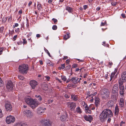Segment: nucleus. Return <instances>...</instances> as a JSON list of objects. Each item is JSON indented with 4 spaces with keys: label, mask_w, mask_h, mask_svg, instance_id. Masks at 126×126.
Segmentation results:
<instances>
[{
    "label": "nucleus",
    "mask_w": 126,
    "mask_h": 126,
    "mask_svg": "<svg viewBox=\"0 0 126 126\" xmlns=\"http://www.w3.org/2000/svg\"><path fill=\"white\" fill-rule=\"evenodd\" d=\"M113 116L112 111L110 109H106L103 110L99 115V119L101 122L106 121L107 117H111Z\"/></svg>",
    "instance_id": "obj_1"
},
{
    "label": "nucleus",
    "mask_w": 126,
    "mask_h": 126,
    "mask_svg": "<svg viewBox=\"0 0 126 126\" xmlns=\"http://www.w3.org/2000/svg\"><path fill=\"white\" fill-rule=\"evenodd\" d=\"M18 69L20 73L23 74H26L29 70L28 66L25 64H22L19 66Z\"/></svg>",
    "instance_id": "obj_2"
},
{
    "label": "nucleus",
    "mask_w": 126,
    "mask_h": 126,
    "mask_svg": "<svg viewBox=\"0 0 126 126\" xmlns=\"http://www.w3.org/2000/svg\"><path fill=\"white\" fill-rule=\"evenodd\" d=\"M101 93L102 97L104 98H108L110 94L109 90L107 89H104L102 90Z\"/></svg>",
    "instance_id": "obj_3"
},
{
    "label": "nucleus",
    "mask_w": 126,
    "mask_h": 126,
    "mask_svg": "<svg viewBox=\"0 0 126 126\" xmlns=\"http://www.w3.org/2000/svg\"><path fill=\"white\" fill-rule=\"evenodd\" d=\"M15 120V119L14 116L12 115L7 116L6 119V123L8 124L14 123Z\"/></svg>",
    "instance_id": "obj_4"
},
{
    "label": "nucleus",
    "mask_w": 126,
    "mask_h": 126,
    "mask_svg": "<svg viewBox=\"0 0 126 126\" xmlns=\"http://www.w3.org/2000/svg\"><path fill=\"white\" fill-rule=\"evenodd\" d=\"M42 125L44 126H51V123L48 120L43 118L41 121Z\"/></svg>",
    "instance_id": "obj_5"
},
{
    "label": "nucleus",
    "mask_w": 126,
    "mask_h": 126,
    "mask_svg": "<svg viewBox=\"0 0 126 126\" xmlns=\"http://www.w3.org/2000/svg\"><path fill=\"white\" fill-rule=\"evenodd\" d=\"M13 84L12 82L10 80L8 81L6 85V88L9 91H10L13 89Z\"/></svg>",
    "instance_id": "obj_6"
},
{
    "label": "nucleus",
    "mask_w": 126,
    "mask_h": 126,
    "mask_svg": "<svg viewBox=\"0 0 126 126\" xmlns=\"http://www.w3.org/2000/svg\"><path fill=\"white\" fill-rule=\"evenodd\" d=\"M39 104V103L38 101L33 99L29 105L33 109L37 107Z\"/></svg>",
    "instance_id": "obj_7"
},
{
    "label": "nucleus",
    "mask_w": 126,
    "mask_h": 126,
    "mask_svg": "<svg viewBox=\"0 0 126 126\" xmlns=\"http://www.w3.org/2000/svg\"><path fill=\"white\" fill-rule=\"evenodd\" d=\"M23 113L28 117L29 118H31L33 115L31 111L29 110H24Z\"/></svg>",
    "instance_id": "obj_8"
},
{
    "label": "nucleus",
    "mask_w": 126,
    "mask_h": 126,
    "mask_svg": "<svg viewBox=\"0 0 126 126\" xmlns=\"http://www.w3.org/2000/svg\"><path fill=\"white\" fill-rule=\"evenodd\" d=\"M67 107L71 110L74 109L76 106V104L75 103L72 102H70L67 103Z\"/></svg>",
    "instance_id": "obj_9"
},
{
    "label": "nucleus",
    "mask_w": 126,
    "mask_h": 126,
    "mask_svg": "<svg viewBox=\"0 0 126 126\" xmlns=\"http://www.w3.org/2000/svg\"><path fill=\"white\" fill-rule=\"evenodd\" d=\"M119 89L120 90L119 92L120 96H123L125 94L124 87L122 85H119Z\"/></svg>",
    "instance_id": "obj_10"
},
{
    "label": "nucleus",
    "mask_w": 126,
    "mask_h": 126,
    "mask_svg": "<svg viewBox=\"0 0 126 126\" xmlns=\"http://www.w3.org/2000/svg\"><path fill=\"white\" fill-rule=\"evenodd\" d=\"M30 84L32 88L34 89L35 87L38 84V83L35 80H32L30 81Z\"/></svg>",
    "instance_id": "obj_11"
},
{
    "label": "nucleus",
    "mask_w": 126,
    "mask_h": 126,
    "mask_svg": "<svg viewBox=\"0 0 126 126\" xmlns=\"http://www.w3.org/2000/svg\"><path fill=\"white\" fill-rule=\"evenodd\" d=\"M5 107L6 110L7 111H11L12 108L11 105L9 103H6L5 105Z\"/></svg>",
    "instance_id": "obj_12"
},
{
    "label": "nucleus",
    "mask_w": 126,
    "mask_h": 126,
    "mask_svg": "<svg viewBox=\"0 0 126 126\" xmlns=\"http://www.w3.org/2000/svg\"><path fill=\"white\" fill-rule=\"evenodd\" d=\"M45 108L44 109L42 107H39L37 109V112L39 114L41 115L43 113H44L45 111Z\"/></svg>",
    "instance_id": "obj_13"
},
{
    "label": "nucleus",
    "mask_w": 126,
    "mask_h": 126,
    "mask_svg": "<svg viewBox=\"0 0 126 126\" xmlns=\"http://www.w3.org/2000/svg\"><path fill=\"white\" fill-rule=\"evenodd\" d=\"M118 91L116 90H112L111 94V97L113 98H116L117 97Z\"/></svg>",
    "instance_id": "obj_14"
},
{
    "label": "nucleus",
    "mask_w": 126,
    "mask_h": 126,
    "mask_svg": "<svg viewBox=\"0 0 126 126\" xmlns=\"http://www.w3.org/2000/svg\"><path fill=\"white\" fill-rule=\"evenodd\" d=\"M124 99L122 98H121L119 99V104L120 107H123L124 106Z\"/></svg>",
    "instance_id": "obj_15"
},
{
    "label": "nucleus",
    "mask_w": 126,
    "mask_h": 126,
    "mask_svg": "<svg viewBox=\"0 0 126 126\" xmlns=\"http://www.w3.org/2000/svg\"><path fill=\"white\" fill-rule=\"evenodd\" d=\"M79 78L77 77H73L70 79L71 82L75 84H76L78 82V80Z\"/></svg>",
    "instance_id": "obj_16"
},
{
    "label": "nucleus",
    "mask_w": 126,
    "mask_h": 126,
    "mask_svg": "<svg viewBox=\"0 0 126 126\" xmlns=\"http://www.w3.org/2000/svg\"><path fill=\"white\" fill-rule=\"evenodd\" d=\"M114 105V102L113 101L110 100L108 101L107 104V107L108 108H111L113 107Z\"/></svg>",
    "instance_id": "obj_17"
},
{
    "label": "nucleus",
    "mask_w": 126,
    "mask_h": 126,
    "mask_svg": "<svg viewBox=\"0 0 126 126\" xmlns=\"http://www.w3.org/2000/svg\"><path fill=\"white\" fill-rule=\"evenodd\" d=\"M25 101L28 105H29L33 99L30 97H27L25 98Z\"/></svg>",
    "instance_id": "obj_18"
},
{
    "label": "nucleus",
    "mask_w": 126,
    "mask_h": 126,
    "mask_svg": "<svg viewBox=\"0 0 126 126\" xmlns=\"http://www.w3.org/2000/svg\"><path fill=\"white\" fill-rule=\"evenodd\" d=\"M121 76L123 81H126V72L125 71L123 72Z\"/></svg>",
    "instance_id": "obj_19"
},
{
    "label": "nucleus",
    "mask_w": 126,
    "mask_h": 126,
    "mask_svg": "<svg viewBox=\"0 0 126 126\" xmlns=\"http://www.w3.org/2000/svg\"><path fill=\"white\" fill-rule=\"evenodd\" d=\"M84 118L86 120L88 121L92 120L93 119V117L91 115L87 116L86 115H85L84 116Z\"/></svg>",
    "instance_id": "obj_20"
},
{
    "label": "nucleus",
    "mask_w": 126,
    "mask_h": 126,
    "mask_svg": "<svg viewBox=\"0 0 126 126\" xmlns=\"http://www.w3.org/2000/svg\"><path fill=\"white\" fill-rule=\"evenodd\" d=\"M67 117V115L66 113L65 115H62L60 118L61 120L62 121H65Z\"/></svg>",
    "instance_id": "obj_21"
},
{
    "label": "nucleus",
    "mask_w": 126,
    "mask_h": 126,
    "mask_svg": "<svg viewBox=\"0 0 126 126\" xmlns=\"http://www.w3.org/2000/svg\"><path fill=\"white\" fill-rule=\"evenodd\" d=\"M119 112V109L117 105H116L115 107V109L114 110L115 114L118 115V114Z\"/></svg>",
    "instance_id": "obj_22"
},
{
    "label": "nucleus",
    "mask_w": 126,
    "mask_h": 126,
    "mask_svg": "<svg viewBox=\"0 0 126 126\" xmlns=\"http://www.w3.org/2000/svg\"><path fill=\"white\" fill-rule=\"evenodd\" d=\"M95 101V104L96 107H97L99 103V99L97 97H95L94 99Z\"/></svg>",
    "instance_id": "obj_23"
},
{
    "label": "nucleus",
    "mask_w": 126,
    "mask_h": 126,
    "mask_svg": "<svg viewBox=\"0 0 126 126\" xmlns=\"http://www.w3.org/2000/svg\"><path fill=\"white\" fill-rule=\"evenodd\" d=\"M118 85L117 84H115L113 86L112 90H116V91H118Z\"/></svg>",
    "instance_id": "obj_24"
},
{
    "label": "nucleus",
    "mask_w": 126,
    "mask_h": 126,
    "mask_svg": "<svg viewBox=\"0 0 126 126\" xmlns=\"http://www.w3.org/2000/svg\"><path fill=\"white\" fill-rule=\"evenodd\" d=\"M66 9L69 13H72L73 10L72 8L69 6H67L66 7Z\"/></svg>",
    "instance_id": "obj_25"
},
{
    "label": "nucleus",
    "mask_w": 126,
    "mask_h": 126,
    "mask_svg": "<svg viewBox=\"0 0 126 126\" xmlns=\"http://www.w3.org/2000/svg\"><path fill=\"white\" fill-rule=\"evenodd\" d=\"M71 98L74 101H76L78 99L77 96L73 95H71Z\"/></svg>",
    "instance_id": "obj_26"
},
{
    "label": "nucleus",
    "mask_w": 126,
    "mask_h": 126,
    "mask_svg": "<svg viewBox=\"0 0 126 126\" xmlns=\"http://www.w3.org/2000/svg\"><path fill=\"white\" fill-rule=\"evenodd\" d=\"M76 111L79 113V114H80L82 113L81 110L79 107H78L76 108Z\"/></svg>",
    "instance_id": "obj_27"
},
{
    "label": "nucleus",
    "mask_w": 126,
    "mask_h": 126,
    "mask_svg": "<svg viewBox=\"0 0 126 126\" xmlns=\"http://www.w3.org/2000/svg\"><path fill=\"white\" fill-rule=\"evenodd\" d=\"M85 112L87 113H91V111L89 109L88 107H87L86 108H85Z\"/></svg>",
    "instance_id": "obj_28"
},
{
    "label": "nucleus",
    "mask_w": 126,
    "mask_h": 126,
    "mask_svg": "<svg viewBox=\"0 0 126 126\" xmlns=\"http://www.w3.org/2000/svg\"><path fill=\"white\" fill-rule=\"evenodd\" d=\"M70 37V36L69 34H67L66 35H65L63 36L64 39L65 40H67L68 38Z\"/></svg>",
    "instance_id": "obj_29"
},
{
    "label": "nucleus",
    "mask_w": 126,
    "mask_h": 126,
    "mask_svg": "<svg viewBox=\"0 0 126 126\" xmlns=\"http://www.w3.org/2000/svg\"><path fill=\"white\" fill-rule=\"evenodd\" d=\"M7 17H3L2 20V22L3 23H5V22L6 21L7 19Z\"/></svg>",
    "instance_id": "obj_30"
},
{
    "label": "nucleus",
    "mask_w": 126,
    "mask_h": 126,
    "mask_svg": "<svg viewBox=\"0 0 126 126\" xmlns=\"http://www.w3.org/2000/svg\"><path fill=\"white\" fill-rule=\"evenodd\" d=\"M123 81H122V79L121 78H120L118 81V83L119 85H122L123 84Z\"/></svg>",
    "instance_id": "obj_31"
},
{
    "label": "nucleus",
    "mask_w": 126,
    "mask_h": 126,
    "mask_svg": "<svg viewBox=\"0 0 126 126\" xmlns=\"http://www.w3.org/2000/svg\"><path fill=\"white\" fill-rule=\"evenodd\" d=\"M35 97L38 98V100L39 101H41L42 100V98L40 95H35Z\"/></svg>",
    "instance_id": "obj_32"
},
{
    "label": "nucleus",
    "mask_w": 126,
    "mask_h": 126,
    "mask_svg": "<svg viewBox=\"0 0 126 126\" xmlns=\"http://www.w3.org/2000/svg\"><path fill=\"white\" fill-rule=\"evenodd\" d=\"M37 7L38 10L39 11H40L42 8L41 5L40 4H38L37 5Z\"/></svg>",
    "instance_id": "obj_33"
},
{
    "label": "nucleus",
    "mask_w": 126,
    "mask_h": 126,
    "mask_svg": "<svg viewBox=\"0 0 126 126\" xmlns=\"http://www.w3.org/2000/svg\"><path fill=\"white\" fill-rule=\"evenodd\" d=\"M62 79L64 81H66V80L67 79L66 77L64 76H61Z\"/></svg>",
    "instance_id": "obj_34"
},
{
    "label": "nucleus",
    "mask_w": 126,
    "mask_h": 126,
    "mask_svg": "<svg viewBox=\"0 0 126 126\" xmlns=\"http://www.w3.org/2000/svg\"><path fill=\"white\" fill-rule=\"evenodd\" d=\"M82 105L85 108L87 107V105L84 102H82Z\"/></svg>",
    "instance_id": "obj_35"
},
{
    "label": "nucleus",
    "mask_w": 126,
    "mask_h": 126,
    "mask_svg": "<svg viewBox=\"0 0 126 126\" xmlns=\"http://www.w3.org/2000/svg\"><path fill=\"white\" fill-rule=\"evenodd\" d=\"M42 88L45 91L47 90L48 89V88L47 86H43L42 87Z\"/></svg>",
    "instance_id": "obj_36"
},
{
    "label": "nucleus",
    "mask_w": 126,
    "mask_h": 126,
    "mask_svg": "<svg viewBox=\"0 0 126 126\" xmlns=\"http://www.w3.org/2000/svg\"><path fill=\"white\" fill-rule=\"evenodd\" d=\"M44 50H45V52L48 54V55L50 57H51V56L50 54V53L49 52L48 50L45 48H44Z\"/></svg>",
    "instance_id": "obj_37"
},
{
    "label": "nucleus",
    "mask_w": 126,
    "mask_h": 126,
    "mask_svg": "<svg viewBox=\"0 0 126 126\" xmlns=\"http://www.w3.org/2000/svg\"><path fill=\"white\" fill-rule=\"evenodd\" d=\"M18 78L19 79L21 80H23L24 79V77L21 75L18 76Z\"/></svg>",
    "instance_id": "obj_38"
},
{
    "label": "nucleus",
    "mask_w": 126,
    "mask_h": 126,
    "mask_svg": "<svg viewBox=\"0 0 126 126\" xmlns=\"http://www.w3.org/2000/svg\"><path fill=\"white\" fill-rule=\"evenodd\" d=\"M57 29V26L56 25H54L52 27V29L53 30H56Z\"/></svg>",
    "instance_id": "obj_39"
},
{
    "label": "nucleus",
    "mask_w": 126,
    "mask_h": 126,
    "mask_svg": "<svg viewBox=\"0 0 126 126\" xmlns=\"http://www.w3.org/2000/svg\"><path fill=\"white\" fill-rule=\"evenodd\" d=\"M4 27H2L0 28V32L2 33L3 32V31Z\"/></svg>",
    "instance_id": "obj_40"
},
{
    "label": "nucleus",
    "mask_w": 126,
    "mask_h": 126,
    "mask_svg": "<svg viewBox=\"0 0 126 126\" xmlns=\"http://www.w3.org/2000/svg\"><path fill=\"white\" fill-rule=\"evenodd\" d=\"M115 74V73H113V72L111 73L110 76V77H111V78H113Z\"/></svg>",
    "instance_id": "obj_41"
},
{
    "label": "nucleus",
    "mask_w": 126,
    "mask_h": 126,
    "mask_svg": "<svg viewBox=\"0 0 126 126\" xmlns=\"http://www.w3.org/2000/svg\"><path fill=\"white\" fill-rule=\"evenodd\" d=\"M3 50V48H0V55H1V54H2Z\"/></svg>",
    "instance_id": "obj_42"
},
{
    "label": "nucleus",
    "mask_w": 126,
    "mask_h": 126,
    "mask_svg": "<svg viewBox=\"0 0 126 126\" xmlns=\"http://www.w3.org/2000/svg\"><path fill=\"white\" fill-rule=\"evenodd\" d=\"M3 116V115L2 112V110L0 108V118L2 117Z\"/></svg>",
    "instance_id": "obj_43"
},
{
    "label": "nucleus",
    "mask_w": 126,
    "mask_h": 126,
    "mask_svg": "<svg viewBox=\"0 0 126 126\" xmlns=\"http://www.w3.org/2000/svg\"><path fill=\"white\" fill-rule=\"evenodd\" d=\"M45 77L46 78V79L48 81H49V79H50V78L49 76H45Z\"/></svg>",
    "instance_id": "obj_44"
},
{
    "label": "nucleus",
    "mask_w": 126,
    "mask_h": 126,
    "mask_svg": "<svg viewBox=\"0 0 126 126\" xmlns=\"http://www.w3.org/2000/svg\"><path fill=\"white\" fill-rule=\"evenodd\" d=\"M15 31L16 32L18 33L20 32V29L19 28H16Z\"/></svg>",
    "instance_id": "obj_45"
},
{
    "label": "nucleus",
    "mask_w": 126,
    "mask_h": 126,
    "mask_svg": "<svg viewBox=\"0 0 126 126\" xmlns=\"http://www.w3.org/2000/svg\"><path fill=\"white\" fill-rule=\"evenodd\" d=\"M52 20L53 21L54 23L57 22L58 21L56 19H55L54 18H53L52 19Z\"/></svg>",
    "instance_id": "obj_46"
},
{
    "label": "nucleus",
    "mask_w": 126,
    "mask_h": 126,
    "mask_svg": "<svg viewBox=\"0 0 126 126\" xmlns=\"http://www.w3.org/2000/svg\"><path fill=\"white\" fill-rule=\"evenodd\" d=\"M125 122H123V121H121V123H120V126H122L123 124H125Z\"/></svg>",
    "instance_id": "obj_47"
},
{
    "label": "nucleus",
    "mask_w": 126,
    "mask_h": 126,
    "mask_svg": "<svg viewBox=\"0 0 126 126\" xmlns=\"http://www.w3.org/2000/svg\"><path fill=\"white\" fill-rule=\"evenodd\" d=\"M106 24V22L105 21L104 23L101 22V26H104L105 25V24Z\"/></svg>",
    "instance_id": "obj_48"
},
{
    "label": "nucleus",
    "mask_w": 126,
    "mask_h": 126,
    "mask_svg": "<svg viewBox=\"0 0 126 126\" xmlns=\"http://www.w3.org/2000/svg\"><path fill=\"white\" fill-rule=\"evenodd\" d=\"M2 81L0 77V86H1L2 85Z\"/></svg>",
    "instance_id": "obj_49"
},
{
    "label": "nucleus",
    "mask_w": 126,
    "mask_h": 126,
    "mask_svg": "<svg viewBox=\"0 0 126 126\" xmlns=\"http://www.w3.org/2000/svg\"><path fill=\"white\" fill-rule=\"evenodd\" d=\"M27 43V41L26 40V39H23V44H26Z\"/></svg>",
    "instance_id": "obj_50"
},
{
    "label": "nucleus",
    "mask_w": 126,
    "mask_h": 126,
    "mask_svg": "<svg viewBox=\"0 0 126 126\" xmlns=\"http://www.w3.org/2000/svg\"><path fill=\"white\" fill-rule=\"evenodd\" d=\"M32 1H30L28 3V6L29 7L30 6V5L32 4Z\"/></svg>",
    "instance_id": "obj_51"
},
{
    "label": "nucleus",
    "mask_w": 126,
    "mask_h": 126,
    "mask_svg": "<svg viewBox=\"0 0 126 126\" xmlns=\"http://www.w3.org/2000/svg\"><path fill=\"white\" fill-rule=\"evenodd\" d=\"M56 79L58 80L60 83H61L62 82L58 78L56 77Z\"/></svg>",
    "instance_id": "obj_52"
},
{
    "label": "nucleus",
    "mask_w": 126,
    "mask_h": 126,
    "mask_svg": "<svg viewBox=\"0 0 126 126\" xmlns=\"http://www.w3.org/2000/svg\"><path fill=\"white\" fill-rule=\"evenodd\" d=\"M64 96L66 97V98H68L69 97V96H68L67 94H65L64 95Z\"/></svg>",
    "instance_id": "obj_53"
},
{
    "label": "nucleus",
    "mask_w": 126,
    "mask_h": 126,
    "mask_svg": "<svg viewBox=\"0 0 126 126\" xmlns=\"http://www.w3.org/2000/svg\"><path fill=\"white\" fill-rule=\"evenodd\" d=\"M69 62H70L69 59H67L66 61V63L67 64H69Z\"/></svg>",
    "instance_id": "obj_54"
},
{
    "label": "nucleus",
    "mask_w": 126,
    "mask_h": 126,
    "mask_svg": "<svg viewBox=\"0 0 126 126\" xmlns=\"http://www.w3.org/2000/svg\"><path fill=\"white\" fill-rule=\"evenodd\" d=\"M121 16L124 18H125L126 17L125 16V14H122L121 15Z\"/></svg>",
    "instance_id": "obj_55"
},
{
    "label": "nucleus",
    "mask_w": 126,
    "mask_h": 126,
    "mask_svg": "<svg viewBox=\"0 0 126 126\" xmlns=\"http://www.w3.org/2000/svg\"><path fill=\"white\" fill-rule=\"evenodd\" d=\"M22 13V11L21 10H20L18 11V13L20 15H21Z\"/></svg>",
    "instance_id": "obj_56"
},
{
    "label": "nucleus",
    "mask_w": 126,
    "mask_h": 126,
    "mask_svg": "<svg viewBox=\"0 0 126 126\" xmlns=\"http://www.w3.org/2000/svg\"><path fill=\"white\" fill-rule=\"evenodd\" d=\"M17 43L18 45H20L22 44V42L21 41L17 42Z\"/></svg>",
    "instance_id": "obj_57"
},
{
    "label": "nucleus",
    "mask_w": 126,
    "mask_h": 126,
    "mask_svg": "<svg viewBox=\"0 0 126 126\" xmlns=\"http://www.w3.org/2000/svg\"><path fill=\"white\" fill-rule=\"evenodd\" d=\"M61 67L62 68L64 69L65 67V65L64 64H62L61 65Z\"/></svg>",
    "instance_id": "obj_58"
},
{
    "label": "nucleus",
    "mask_w": 126,
    "mask_h": 126,
    "mask_svg": "<svg viewBox=\"0 0 126 126\" xmlns=\"http://www.w3.org/2000/svg\"><path fill=\"white\" fill-rule=\"evenodd\" d=\"M117 68H115V70L114 71V72H113V73H115V74L117 72Z\"/></svg>",
    "instance_id": "obj_59"
},
{
    "label": "nucleus",
    "mask_w": 126,
    "mask_h": 126,
    "mask_svg": "<svg viewBox=\"0 0 126 126\" xmlns=\"http://www.w3.org/2000/svg\"><path fill=\"white\" fill-rule=\"evenodd\" d=\"M41 35L39 34H37L36 35V37L37 38H39L40 37Z\"/></svg>",
    "instance_id": "obj_60"
},
{
    "label": "nucleus",
    "mask_w": 126,
    "mask_h": 126,
    "mask_svg": "<svg viewBox=\"0 0 126 126\" xmlns=\"http://www.w3.org/2000/svg\"><path fill=\"white\" fill-rule=\"evenodd\" d=\"M12 18L11 17H9L8 20V21H11L12 20Z\"/></svg>",
    "instance_id": "obj_61"
},
{
    "label": "nucleus",
    "mask_w": 126,
    "mask_h": 126,
    "mask_svg": "<svg viewBox=\"0 0 126 126\" xmlns=\"http://www.w3.org/2000/svg\"><path fill=\"white\" fill-rule=\"evenodd\" d=\"M17 37V35H16L15 36H14L13 37V39H14V40H15L16 39V38Z\"/></svg>",
    "instance_id": "obj_62"
},
{
    "label": "nucleus",
    "mask_w": 126,
    "mask_h": 126,
    "mask_svg": "<svg viewBox=\"0 0 126 126\" xmlns=\"http://www.w3.org/2000/svg\"><path fill=\"white\" fill-rule=\"evenodd\" d=\"M18 26V24L17 23H15V25L14 26H15V27H17Z\"/></svg>",
    "instance_id": "obj_63"
},
{
    "label": "nucleus",
    "mask_w": 126,
    "mask_h": 126,
    "mask_svg": "<svg viewBox=\"0 0 126 126\" xmlns=\"http://www.w3.org/2000/svg\"><path fill=\"white\" fill-rule=\"evenodd\" d=\"M111 120V119L110 118L108 119L107 120V121H108V122L110 123V122Z\"/></svg>",
    "instance_id": "obj_64"
}]
</instances>
